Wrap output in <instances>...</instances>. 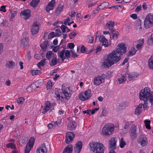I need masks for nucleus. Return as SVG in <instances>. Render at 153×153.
I'll use <instances>...</instances> for the list:
<instances>
[{
  "mask_svg": "<svg viewBox=\"0 0 153 153\" xmlns=\"http://www.w3.org/2000/svg\"><path fill=\"white\" fill-rule=\"evenodd\" d=\"M48 151L45 145L43 143L36 150L37 153H47Z\"/></svg>",
  "mask_w": 153,
  "mask_h": 153,
  "instance_id": "18",
  "label": "nucleus"
},
{
  "mask_svg": "<svg viewBox=\"0 0 153 153\" xmlns=\"http://www.w3.org/2000/svg\"><path fill=\"white\" fill-rule=\"evenodd\" d=\"M126 49L125 44H118L117 48L107 56L102 65L104 67H109L117 63L121 59L120 56L126 52Z\"/></svg>",
  "mask_w": 153,
  "mask_h": 153,
  "instance_id": "1",
  "label": "nucleus"
},
{
  "mask_svg": "<svg viewBox=\"0 0 153 153\" xmlns=\"http://www.w3.org/2000/svg\"><path fill=\"white\" fill-rule=\"evenodd\" d=\"M105 76L104 74H102L101 76H99L94 78V83L96 85H98L101 83L104 82L105 79Z\"/></svg>",
  "mask_w": 153,
  "mask_h": 153,
  "instance_id": "9",
  "label": "nucleus"
},
{
  "mask_svg": "<svg viewBox=\"0 0 153 153\" xmlns=\"http://www.w3.org/2000/svg\"><path fill=\"white\" fill-rule=\"evenodd\" d=\"M6 6L2 5L0 8V11L5 12H6V10L5 9Z\"/></svg>",
  "mask_w": 153,
  "mask_h": 153,
  "instance_id": "62",
  "label": "nucleus"
},
{
  "mask_svg": "<svg viewBox=\"0 0 153 153\" xmlns=\"http://www.w3.org/2000/svg\"><path fill=\"white\" fill-rule=\"evenodd\" d=\"M144 123H145V126L147 129H150L151 128L150 126V120H145L144 121Z\"/></svg>",
  "mask_w": 153,
  "mask_h": 153,
  "instance_id": "44",
  "label": "nucleus"
},
{
  "mask_svg": "<svg viewBox=\"0 0 153 153\" xmlns=\"http://www.w3.org/2000/svg\"><path fill=\"white\" fill-rule=\"evenodd\" d=\"M117 138L115 137L112 138L109 141V148L111 150L109 153H116L114 150L116 149Z\"/></svg>",
  "mask_w": 153,
  "mask_h": 153,
  "instance_id": "10",
  "label": "nucleus"
},
{
  "mask_svg": "<svg viewBox=\"0 0 153 153\" xmlns=\"http://www.w3.org/2000/svg\"><path fill=\"white\" fill-rule=\"evenodd\" d=\"M52 86V82L50 80H49L47 84V89H50Z\"/></svg>",
  "mask_w": 153,
  "mask_h": 153,
  "instance_id": "52",
  "label": "nucleus"
},
{
  "mask_svg": "<svg viewBox=\"0 0 153 153\" xmlns=\"http://www.w3.org/2000/svg\"><path fill=\"white\" fill-rule=\"evenodd\" d=\"M39 29V25L36 22L33 23L31 28V32L33 35L36 34L38 33Z\"/></svg>",
  "mask_w": 153,
  "mask_h": 153,
  "instance_id": "15",
  "label": "nucleus"
},
{
  "mask_svg": "<svg viewBox=\"0 0 153 153\" xmlns=\"http://www.w3.org/2000/svg\"><path fill=\"white\" fill-rule=\"evenodd\" d=\"M41 72L39 70H36L33 71L32 72V74L33 75H35L39 74H40Z\"/></svg>",
  "mask_w": 153,
  "mask_h": 153,
  "instance_id": "53",
  "label": "nucleus"
},
{
  "mask_svg": "<svg viewBox=\"0 0 153 153\" xmlns=\"http://www.w3.org/2000/svg\"><path fill=\"white\" fill-rule=\"evenodd\" d=\"M111 32L112 34V37L113 38H117L118 37V36L119 34V33L118 31L114 29L112 31H110Z\"/></svg>",
  "mask_w": 153,
  "mask_h": 153,
  "instance_id": "34",
  "label": "nucleus"
},
{
  "mask_svg": "<svg viewBox=\"0 0 153 153\" xmlns=\"http://www.w3.org/2000/svg\"><path fill=\"white\" fill-rule=\"evenodd\" d=\"M114 129V126L111 124H105L102 130V134L103 135L109 136L112 134Z\"/></svg>",
  "mask_w": 153,
  "mask_h": 153,
  "instance_id": "4",
  "label": "nucleus"
},
{
  "mask_svg": "<svg viewBox=\"0 0 153 153\" xmlns=\"http://www.w3.org/2000/svg\"><path fill=\"white\" fill-rule=\"evenodd\" d=\"M39 1L40 0H32L30 2V4L32 7L35 8L37 6Z\"/></svg>",
  "mask_w": 153,
  "mask_h": 153,
  "instance_id": "32",
  "label": "nucleus"
},
{
  "mask_svg": "<svg viewBox=\"0 0 153 153\" xmlns=\"http://www.w3.org/2000/svg\"><path fill=\"white\" fill-rule=\"evenodd\" d=\"M45 59H43L40 62H39L37 64L38 67L39 68V65L43 66L45 63Z\"/></svg>",
  "mask_w": 153,
  "mask_h": 153,
  "instance_id": "54",
  "label": "nucleus"
},
{
  "mask_svg": "<svg viewBox=\"0 0 153 153\" xmlns=\"http://www.w3.org/2000/svg\"><path fill=\"white\" fill-rule=\"evenodd\" d=\"M145 27L149 28L153 26V14H148L146 17L144 21Z\"/></svg>",
  "mask_w": 153,
  "mask_h": 153,
  "instance_id": "5",
  "label": "nucleus"
},
{
  "mask_svg": "<svg viewBox=\"0 0 153 153\" xmlns=\"http://www.w3.org/2000/svg\"><path fill=\"white\" fill-rule=\"evenodd\" d=\"M63 8V5L62 4L59 5L56 8V13L59 14L62 11Z\"/></svg>",
  "mask_w": 153,
  "mask_h": 153,
  "instance_id": "28",
  "label": "nucleus"
},
{
  "mask_svg": "<svg viewBox=\"0 0 153 153\" xmlns=\"http://www.w3.org/2000/svg\"><path fill=\"white\" fill-rule=\"evenodd\" d=\"M15 63L13 61H9L7 62L5 66L7 68H11L15 66Z\"/></svg>",
  "mask_w": 153,
  "mask_h": 153,
  "instance_id": "30",
  "label": "nucleus"
},
{
  "mask_svg": "<svg viewBox=\"0 0 153 153\" xmlns=\"http://www.w3.org/2000/svg\"><path fill=\"white\" fill-rule=\"evenodd\" d=\"M108 114V112L106 111L105 108H103L102 110V114L101 115H102L103 116H106Z\"/></svg>",
  "mask_w": 153,
  "mask_h": 153,
  "instance_id": "61",
  "label": "nucleus"
},
{
  "mask_svg": "<svg viewBox=\"0 0 153 153\" xmlns=\"http://www.w3.org/2000/svg\"><path fill=\"white\" fill-rule=\"evenodd\" d=\"M101 32L100 31H97L96 34L95 38H106L103 35L100 34Z\"/></svg>",
  "mask_w": 153,
  "mask_h": 153,
  "instance_id": "42",
  "label": "nucleus"
},
{
  "mask_svg": "<svg viewBox=\"0 0 153 153\" xmlns=\"http://www.w3.org/2000/svg\"><path fill=\"white\" fill-rule=\"evenodd\" d=\"M32 88L33 90H36V88L39 87V84L36 82L33 83L30 85Z\"/></svg>",
  "mask_w": 153,
  "mask_h": 153,
  "instance_id": "45",
  "label": "nucleus"
},
{
  "mask_svg": "<svg viewBox=\"0 0 153 153\" xmlns=\"http://www.w3.org/2000/svg\"><path fill=\"white\" fill-rule=\"evenodd\" d=\"M76 35V33L74 32L71 33L69 35L70 38H73Z\"/></svg>",
  "mask_w": 153,
  "mask_h": 153,
  "instance_id": "64",
  "label": "nucleus"
},
{
  "mask_svg": "<svg viewBox=\"0 0 153 153\" xmlns=\"http://www.w3.org/2000/svg\"><path fill=\"white\" fill-rule=\"evenodd\" d=\"M126 142L124 140L123 138H122L120 140V146L121 148H123L126 145Z\"/></svg>",
  "mask_w": 153,
  "mask_h": 153,
  "instance_id": "50",
  "label": "nucleus"
},
{
  "mask_svg": "<svg viewBox=\"0 0 153 153\" xmlns=\"http://www.w3.org/2000/svg\"><path fill=\"white\" fill-rule=\"evenodd\" d=\"M75 135L73 132H69L66 133L65 136V143L69 144L73 141Z\"/></svg>",
  "mask_w": 153,
  "mask_h": 153,
  "instance_id": "11",
  "label": "nucleus"
},
{
  "mask_svg": "<svg viewBox=\"0 0 153 153\" xmlns=\"http://www.w3.org/2000/svg\"><path fill=\"white\" fill-rule=\"evenodd\" d=\"M52 53L51 51H48L46 53V57L48 59L51 57L52 54Z\"/></svg>",
  "mask_w": 153,
  "mask_h": 153,
  "instance_id": "63",
  "label": "nucleus"
},
{
  "mask_svg": "<svg viewBox=\"0 0 153 153\" xmlns=\"http://www.w3.org/2000/svg\"><path fill=\"white\" fill-rule=\"evenodd\" d=\"M114 8L118 10V11H122L123 9L122 8L123 7L122 5H116L115 6H113Z\"/></svg>",
  "mask_w": 153,
  "mask_h": 153,
  "instance_id": "51",
  "label": "nucleus"
},
{
  "mask_svg": "<svg viewBox=\"0 0 153 153\" xmlns=\"http://www.w3.org/2000/svg\"><path fill=\"white\" fill-rule=\"evenodd\" d=\"M57 62V58L56 57L53 58L51 60V64L50 65L51 66H54L56 65Z\"/></svg>",
  "mask_w": 153,
  "mask_h": 153,
  "instance_id": "47",
  "label": "nucleus"
},
{
  "mask_svg": "<svg viewBox=\"0 0 153 153\" xmlns=\"http://www.w3.org/2000/svg\"><path fill=\"white\" fill-rule=\"evenodd\" d=\"M82 143L81 141H78L76 144L74 148L75 153H79L82 147Z\"/></svg>",
  "mask_w": 153,
  "mask_h": 153,
  "instance_id": "17",
  "label": "nucleus"
},
{
  "mask_svg": "<svg viewBox=\"0 0 153 153\" xmlns=\"http://www.w3.org/2000/svg\"><path fill=\"white\" fill-rule=\"evenodd\" d=\"M25 101V99L23 97H20L17 99V101L18 104H22Z\"/></svg>",
  "mask_w": 153,
  "mask_h": 153,
  "instance_id": "48",
  "label": "nucleus"
},
{
  "mask_svg": "<svg viewBox=\"0 0 153 153\" xmlns=\"http://www.w3.org/2000/svg\"><path fill=\"white\" fill-rule=\"evenodd\" d=\"M55 4V0H51L48 3L46 7V11L48 12H49L51 10H53L54 8Z\"/></svg>",
  "mask_w": 153,
  "mask_h": 153,
  "instance_id": "16",
  "label": "nucleus"
},
{
  "mask_svg": "<svg viewBox=\"0 0 153 153\" xmlns=\"http://www.w3.org/2000/svg\"><path fill=\"white\" fill-rule=\"evenodd\" d=\"M141 20L140 19H137L135 22L136 24V25L138 26H140V27L141 25ZM139 28H141V27H140Z\"/></svg>",
  "mask_w": 153,
  "mask_h": 153,
  "instance_id": "59",
  "label": "nucleus"
},
{
  "mask_svg": "<svg viewBox=\"0 0 153 153\" xmlns=\"http://www.w3.org/2000/svg\"><path fill=\"white\" fill-rule=\"evenodd\" d=\"M139 98L141 100L149 101L153 105V93L151 92L149 88H145L139 93Z\"/></svg>",
  "mask_w": 153,
  "mask_h": 153,
  "instance_id": "2",
  "label": "nucleus"
},
{
  "mask_svg": "<svg viewBox=\"0 0 153 153\" xmlns=\"http://www.w3.org/2000/svg\"><path fill=\"white\" fill-rule=\"evenodd\" d=\"M138 142L143 146H145L147 144V138L143 135H141L139 137Z\"/></svg>",
  "mask_w": 153,
  "mask_h": 153,
  "instance_id": "13",
  "label": "nucleus"
},
{
  "mask_svg": "<svg viewBox=\"0 0 153 153\" xmlns=\"http://www.w3.org/2000/svg\"><path fill=\"white\" fill-rule=\"evenodd\" d=\"M76 126V124L75 122H70L68 125L67 128L69 130L73 131L75 129Z\"/></svg>",
  "mask_w": 153,
  "mask_h": 153,
  "instance_id": "20",
  "label": "nucleus"
},
{
  "mask_svg": "<svg viewBox=\"0 0 153 153\" xmlns=\"http://www.w3.org/2000/svg\"><path fill=\"white\" fill-rule=\"evenodd\" d=\"M144 39H140L136 42L137 44H142V46L144 44Z\"/></svg>",
  "mask_w": 153,
  "mask_h": 153,
  "instance_id": "57",
  "label": "nucleus"
},
{
  "mask_svg": "<svg viewBox=\"0 0 153 153\" xmlns=\"http://www.w3.org/2000/svg\"><path fill=\"white\" fill-rule=\"evenodd\" d=\"M91 96V91L90 89H88L82 93L80 94L79 95V98L81 100L84 101L88 100Z\"/></svg>",
  "mask_w": 153,
  "mask_h": 153,
  "instance_id": "8",
  "label": "nucleus"
},
{
  "mask_svg": "<svg viewBox=\"0 0 153 153\" xmlns=\"http://www.w3.org/2000/svg\"><path fill=\"white\" fill-rule=\"evenodd\" d=\"M62 32L60 30L57 29L55 30V32H52L49 34L48 32H46L44 34V37L48 36V38H53L54 37H59L61 34Z\"/></svg>",
  "mask_w": 153,
  "mask_h": 153,
  "instance_id": "7",
  "label": "nucleus"
},
{
  "mask_svg": "<svg viewBox=\"0 0 153 153\" xmlns=\"http://www.w3.org/2000/svg\"><path fill=\"white\" fill-rule=\"evenodd\" d=\"M45 106L44 108L43 111H42L43 114H45L50 110V108L51 106V104L50 102L48 101L46 102L45 103Z\"/></svg>",
  "mask_w": 153,
  "mask_h": 153,
  "instance_id": "21",
  "label": "nucleus"
},
{
  "mask_svg": "<svg viewBox=\"0 0 153 153\" xmlns=\"http://www.w3.org/2000/svg\"><path fill=\"white\" fill-rule=\"evenodd\" d=\"M41 47L44 51H46L49 47V43L48 41H45L41 44Z\"/></svg>",
  "mask_w": 153,
  "mask_h": 153,
  "instance_id": "24",
  "label": "nucleus"
},
{
  "mask_svg": "<svg viewBox=\"0 0 153 153\" xmlns=\"http://www.w3.org/2000/svg\"><path fill=\"white\" fill-rule=\"evenodd\" d=\"M34 142V138L33 137H31L30 138L29 141L27 144L33 147Z\"/></svg>",
  "mask_w": 153,
  "mask_h": 153,
  "instance_id": "41",
  "label": "nucleus"
},
{
  "mask_svg": "<svg viewBox=\"0 0 153 153\" xmlns=\"http://www.w3.org/2000/svg\"><path fill=\"white\" fill-rule=\"evenodd\" d=\"M71 52L70 51L68 50H67L65 51V57L66 58H66L67 59H69L71 56Z\"/></svg>",
  "mask_w": 153,
  "mask_h": 153,
  "instance_id": "46",
  "label": "nucleus"
},
{
  "mask_svg": "<svg viewBox=\"0 0 153 153\" xmlns=\"http://www.w3.org/2000/svg\"><path fill=\"white\" fill-rule=\"evenodd\" d=\"M90 149L94 153H104L105 149L103 144L100 143L90 142L89 144Z\"/></svg>",
  "mask_w": 153,
  "mask_h": 153,
  "instance_id": "3",
  "label": "nucleus"
},
{
  "mask_svg": "<svg viewBox=\"0 0 153 153\" xmlns=\"http://www.w3.org/2000/svg\"><path fill=\"white\" fill-rule=\"evenodd\" d=\"M126 78H127L129 80H131L134 79L135 75L133 74H130L128 73L126 74Z\"/></svg>",
  "mask_w": 153,
  "mask_h": 153,
  "instance_id": "37",
  "label": "nucleus"
},
{
  "mask_svg": "<svg viewBox=\"0 0 153 153\" xmlns=\"http://www.w3.org/2000/svg\"><path fill=\"white\" fill-rule=\"evenodd\" d=\"M108 5L109 3L107 2H105L102 3L100 5H99L100 8V10H102L105 8L107 7L108 6Z\"/></svg>",
  "mask_w": 153,
  "mask_h": 153,
  "instance_id": "35",
  "label": "nucleus"
},
{
  "mask_svg": "<svg viewBox=\"0 0 153 153\" xmlns=\"http://www.w3.org/2000/svg\"><path fill=\"white\" fill-rule=\"evenodd\" d=\"M142 106L143 103H140L139 105L135 109L134 113L135 114L138 115L142 112Z\"/></svg>",
  "mask_w": 153,
  "mask_h": 153,
  "instance_id": "22",
  "label": "nucleus"
},
{
  "mask_svg": "<svg viewBox=\"0 0 153 153\" xmlns=\"http://www.w3.org/2000/svg\"><path fill=\"white\" fill-rule=\"evenodd\" d=\"M33 146L28 144L27 145L25 150V153H29Z\"/></svg>",
  "mask_w": 153,
  "mask_h": 153,
  "instance_id": "36",
  "label": "nucleus"
},
{
  "mask_svg": "<svg viewBox=\"0 0 153 153\" xmlns=\"http://www.w3.org/2000/svg\"><path fill=\"white\" fill-rule=\"evenodd\" d=\"M114 22V21H108L106 24L105 27L108 29L109 31L114 29V26L115 24Z\"/></svg>",
  "mask_w": 153,
  "mask_h": 153,
  "instance_id": "19",
  "label": "nucleus"
},
{
  "mask_svg": "<svg viewBox=\"0 0 153 153\" xmlns=\"http://www.w3.org/2000/svg\"><path fill=\"white\" fill-rule=\"evenodd\" d=\"M60 28L63 33H64L66 31V28H67V26L64 25H62L61 26Z\"/></svg>",
  "mask_w": 153,
  "mask_h": 153,
  "instance_id": "58",
  "label": "nucleus"
},
{
  "mask_svg": "<svg viewBox=\"0 0 153 153\" xmlns=\"http://www.w3.org/2000/svg\"><path fill=\"white\" fill-rule=\"evenodd\" d=\"M73 150V146L70 144L66 146L63 150V153H71Z\"/></svg>",
  "mask_w": 153,
  "mask_h": 153,
  "instance_id": "23",
  "label": "nucleus"
},
{
  "mask_svg": "<svg viewBox=\"0 0 153 153\" xmlns=\"http://www.w3.org/2000/svg\"><path fill=\"white\" fill-rule=\"evenodd\" d=\"M86 48L83 45H82L81 47L80 51L82 53H85L87 51H86Z\"/></svg>",
  "mask_w": 153,
  "mask_h": 153,
  "instance_id": "56",
  "label": "nucleus"
},
{
  "mask_svg": "<svg viewBox=\"0 0 153 153\" xmlns=\"http://www.w3.org/2000/svg\"><path fill=\"white\" fill-rule=\"evenodd\" d=\"M144 102L143 104V109L144 110H147L149 108V101H143Z\"/></svg>",
  "mask_w": 153,
  "mask_h": 153,
  "instance_id": "38",
  "label": "nucleus"
},
{
  "mask_svg": "<svg viewBox=\"0 0 153 153\" xmlns=\"http://www.w3.org/2000/svg\"><path fill=\"white\" fill-rule=\"evenodd\" d=\"M99 41L101 42L102 44L104 45L105 47H106L108 45V40L107 39H99Z\"/></svg>",
  "mask_w": 153,
  "mask_h": 153,
  "instance_id": "40",
  "label": "nucleus"
},
{
  "mask_svg": "<svg viewBox=\"0 0 153 153\" xmlns=\"http://www.w3.org/2000/svg\"><path fill=\"white\" fill-rule=\"evenodd\" d=\"M147 44L148 45H152L153 44V39H148Z\"/></svg>",
  "mask_w": 153,
  "mask_h": 153,
  "instance_id": "60",
  "label": "nucleus"
},
{
  "mask_svg": "<svg viewBox=\"0 0 153 153\" xmlns=\"http://www.w3.org/2000/svg\"><path fill=\"white\" fill-rule=\"evenodd\" d=\"M148 64L149 68L153 69V55H152L150 58L148 62Z\"/></svg>",
  "mask_w": 153,
  "mask_h": 153,
  "instance_id": "33",
  "label": "nucleus"
},
{
  "mask_svg": "<svg viewBox=\"0 0 153 153\" xmlns=\"http://www.w3.org/2000/svg\"><path fill=\"white\" fill-rule=\"evenodd\" d=\"M16 14L17 13L16 11H11L10 13L9 14L10 21H12L13 19L14 18Z\"/></svg>",
  "mask_w": 153,
  "mask_h": 153,
  "instance_id": "31",
  "label": "nucleus"
},
{
  "mask_svg": "<svg viewBox=\"0 0 153 153\" xmlns=\"http://www.w3.org/2000/svg\"><path fill=\"white\" fill-rule=\"evenodd\" d=\"M137 127L135 125L132 126L130 130V135L132 139H134L137 137V134L136 132Z\"/></svg>",
  "mask_w": 153,
  "mask_h": 153,
  "instance_id": "14",
  "label": "nucleus"
},
{
  "mask_svg": "<svg viewBox=\"0 0 153 153\" xmlns=\"http://www.w3.org/2000/svg\"><path fill=\"white\" fill-rule=\"evenodd\" d=\"M31 11L28 9L22 11L20 13V16L24 19L26 20L29 19L30 16Z\"/></svg>",
  "mask_w": 153,
  "mask_h": 153,
  "instance_id": "12",
  "label": "nucleus"
},
{
  "mask_svg": "<svg viewBox=\"0 0 153 153\" xmlns=\"http://www.w3.org/2000/svg\"><path fill=\"white\" fill-rule=\"evenodd\" d=\"M65 53V51L63 50L60 52L59 53V56L62 59V60L64 61V60L66 59L65 56H64V55Z\"/></svg>",
  "mask_w": 153,
  "mask_h": 153,
  "instance_id": "43",
  "label": "nucleus"
},
{
  "mask_svg": "<svg viewBox=\"0 0 153 153\" xmlns=\"http://www.w3.org/2000/svg\"><path fill=\"white\" fill-rule=\"evenodd\" d=\"M137 51L134 47H132L127 53V56H133L136 53Z\"/></svg>",
  "mask_w": 153,
  "mask_h": 153,
  "instance_id": "25",
  "label": "nucleus"
},
{
  "mask_svg": "<svg viewBox=\"0 0 153 153\" xmlns=\"http://www.w3.org/2000/svg\"><path fill=\"white\" fill-rule=\"evenodd\" d=\"M48 126L49 129L53 128H55L58 126L57 122L56 121L52 122L51 123L48 125Z\"/></svg>",
  "mask_w": 153,
  "mask_h": 153,
  "instance_id": "27",
  "label": "nucleus"
},
{
  "mask_svg": "<svg viewBox=\"0 0 153 153\" xmlns=\"http://www.w3.org/2000/svg\"><path fill=\"white\" fill-rule=\"evenodd\" d=\"M71 53V55L73 57L75 58L77 57L78 56V55L76 53H75L73 50H72L70 51Z\"/></svg>",
  "mask_w": 153,
  "mask_h": 153,
  "instance_id": "55",
  "label": "nucleus"
},
{
  "mask_svg": "<svg viewBox=\"0 0 153 153\" xmlns=\"http://www.w3.org/2000/svg\"><path fill=\"white\" fill-rule=\"evenodd\" d=\"M126 79V78L125 76H122L119 77L118 79V82L120 84L123 83Z\"/></svg>",
  "mask_w": 153,
  "mask_h": 153,
  "instance_id": "39",
  "label": "nucleus"
},
{
  "mask_svg": "<svg viewBox=\"0 0 153 153\" xmlns=\"http://www.w3.org/2000/svg\"><path fill=\"white\" fill-rule=\"evenodd\" d=\"M62 89L63 93L61 94V98L63 100V101L68 100L70 98L71 94L69 88L67 87L65 89V87H63L62 85Z\"/></svg>",
  "mask_w": 153,
  "mask_h": 153,
  "instance_id": "6",
  "label": "nucleus"
},
{
  "mask_svg": "<svg viewBox=\"0 0 153 153\" xmlns=\"http://www.w3.org/2000/svg\"><path fill=\"white\" fill-rule=\"evenodd\" d=\"M22 46L25 47L29 46V40L28 39H22L21 41Z\"/></svg>",
  "mask_w": 153,
  "mask_h": 153,
  "instance_id": "26",
  "label": "nucleus"
},
{
  "mask_svg": "<svg viewBox=\"0 0 153 153\" xmlns=\"http://www.w3.org/2000/svg\"><path fill=\"white\" fill-rule=\"evenodd\" d=\"M28 140V138L26 137H22V139L20 140L19 143L22 146L25 145L27 141Z\"/></svg>",
  "mask_w": 153,
  "mask_h": 153,
  "instance_id": "29",
  "label": "nucleus"
},
{
  "mask_svg": "<svg viewBox=\"0 0 153 153\" xmlns=\"http://www.w3.org/2000/svg\"><path fill=\"white\" fill-rule=\"evenodd\" d=\"M7 147L8 148H11L12 149H16L15 145L13 143H9L7 144Z\"/></svg>",
  "mask_w": 153,
  "mask_h": 153,
  "instance_id": "49",
  "label": "nucleus"
}]
</instances>
